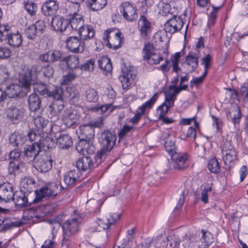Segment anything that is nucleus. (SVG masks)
Segmentation results:
<instances>
[{
    "mask_svg": "<svg viewBox=\"0 0 248 248\" xmlns=\"http://www.w3.org/2000/svg\"><path fill=\"white\" fill-rule=\"evenodd\" d=\"M41 147L38 143L34 142L31 145H26L24 150V155L27 157L33 158L34 161L37 155H40L42 152Z\"/></svg>",
    "mask_w": 248,
    "mask_h": 248,
    "instance_id": "24",
    "label": "nucleus"
},
{
    "mask_svg": "<svg viewBox=\"0 0 248 248\" xmlns=\"http://www.w3.org/2000/svg\"><path fill=\"white\" fill-rule=\"evenodd\" d=\"M77 77V74L73 72H69L67 74L62 77V82L64 84H68L72 81L74 80Z\"/></svg>",
    "mask_w": 248,
    "mask_h": 248,
    "instance_id": "62",
    "label": "nucleus"
},
{
    "mask_svg": "<svg viewBox=\"0 0 248 248\" xmlns=\"http://www.w3.org/2000/svg\"><path fill=\"white\" fill-rule=\"evenodd\" d=\"M227 117L231 118L234 125L238 124L241 118V113L239 107L236 105L234 106L227 114Z\"/></svg>",
    "mask_w": 248,
    "mask_h": 248,
    "instance_id": "39",
    "label": "nucleus"
},
{
    "mask_svg": "<svg viewBox=\"0 0 248 248\" xmlns=\"http://www.w3.org/2000/svg\"><path fill=\"white\" fill-rule=\"evenodd\" d=\"M79 117V113L72 107L65 110L62 115V122L68 127H73L76 124Z\"/></svg>",
    "mask_w": 248,
    "mask_h": 248,
    "instance_id": "10",
    "label": "nucleus"
},
{
    "mask_svg": "<svg viewBox=\"0 0 248 248\" xmlns=\"http://www.w3.org/2000/svg\"><path fill=\"white\" fill-rule=\"evenodd\" d=\"M62 58L61 52L57 50H50L40 55L41 61L47 63H52L58 61Z\"/></svg>",
    "mask_w": 248,
    "mask_h": 248,
    "instance_id": "25",
    "label": "nucleus"
},
{
    "mask_svg": "<svg viewBox=\"0 0 248 248\" xmlns=\"http://www.w3.org/2000/svg\"><path fill=\"white\" fill-rule=\"evenodd\" d=\"M162 138L163 140H166L164 142L165 149L170 156L178 151L175 144V137L171 136L169 133H164L162 135Z\"/></svg>",
    "mask_w": 248,
    "mask_h": 248,
    "instance_id": "21",
    "label": "nucleus"
},
{
    "mask_svg": "<svg viewBox=\"0 0 248 248\" xmlns=\"http://www.w3.org/2000/svg\"><path fill=\"white\" fill-rule=\"evenodd\" d=\"M94 65V61L93 59H90L87 62L81 65L79 68L81 70L92 71L93 69Z\"/></svg>",
    "mask_w": 248,
    "mask_h": 248,
    "instance_id": "64",
    "label": "nucleus"
},
{
    "mask_svg": "<svg viewBox=\"0 0 248 248\" xmlns=\"http://www.w3.org/2000/svg\"><path fill=\"white\" fill-rule=\"evenodd\" d=\"M24 168L25 164L21 161L10 160L8 170L9 174L15 175L19 173Z\"/></svg>",
    "mask_w": 248,
    "mask_h": 248,
    "instance_id": "37",
    "label": "nucleus"
},
{
    "mask_svg": "<svg viewBox=\"0 0 248 248\" xmlns=\"http://www.w3.org/2000/svg\"><path fill=\"white\" fill-rule=\"evenodd\" d=\"M48 94L47 96L51 97L55 100L63 99V90L60 87L50 85Z\"/></svg>",
    "mask_w": 248,
    "mask_h": 248,
    "instance_id": "40",
    "label": "nucleus"
},
{
    "mask_svg": "<svg viewBox=\"0 0 248 248\" xmlns=\"http://www.w3.org/2000/svg\"><path fill=\"white\" fill-rule=\"evenodd\" d=\"M48 123V121L42 116H37L34 119V124L36 127L38 129H42L45 127Z\"/></svg>",
    "mask_w": 248,
    "mask_h": 248,
    "instance_id": "56",
    "label": "nucleus"
},
{
    "mask_svg": "<svg viewBox=\"0 0 248 248\" xmlns=\"http://www.w3.org/2000/svg\"><path fill=\"white\" fill-rule=\"evenodd\" d=\"M67 48L74 53H82L85 48V43L77 37H70L66 40Z\"/></svg>",
    "mask_w": 248,
    "mask_h": 248,
    "instance_id": "17",
    "label": "nucleus"
},
{
    "mask_svg": "<svg viewBox=\"0 0 248 248\" xmlns=\"http://www.w3.org/2000/svg\"><path fill=\"white\" fill-rule=\"evenodd\" d=\"M25 111V110L22 108L12 106L7 108L5 113L9 121L16 124L23 118Z\"/></svg>",
    "mask_w": 248,
    "mask_h": 248,
    "instance_id": "15",
    "label": "nucleus"
},
{
    "mask_svg": "<svg viewBox=\"0 0 248 248\" xmlns=\"http://www.w3.org/2000/svg\"><path fill=\"white\" fill-rule=\"evenodd\" d=\"M167 248H175L178 246V242L176 239L171 236H168L166 238Z\"/></svg>",
    "mask_w": 248,
    "mask_h": 248,
    "instance_id": "63",
    "label": "nucleus"
},
{
    "mask_svg": "<svg viewBox=\"0 0 248 248\" xmlns=\"http://www.w3.org/2000/svg\"><path fill=\"white\" fill-rule=\"evenodd\" d=\"M10 76L9 70L3 65H0V84L7 81Z\"/></svg>",
    "mask_w": 248,
    "mask_h": 248,
    "instance_id": "51",
    "label": "nucleus"
},
{
    "mask_svg": "<svg viewBox=\"0 0 248 248\" xmlns=\"http://www.w3.org/2000/svg\"><path fill=\"white\" fill-rule=\"evenodd\" d=\"M28 194L26 193L20 192V194L16 196V198L14 200L16 205L22 207L31 205V202H28Z\"/></svg>",
    "mask_w": 248,
    "mask_h": 248,
    "instance_id": "42",
    "label": "nucleus"
},
{
    "mask_svg": "<svg viewBox=\"0 0 248 248\" xmlns=\"http://www.w3.org/2000/svg\"><path fill=\"white\" fill-rule=\"evenodd\" d=\"M76 167L79 172L90 171L94 168V163L90 156H83L77 161Z\"/></svg>",
    "mask_w": 248,
    "mask_h": 248,
    "instance_id": "23",
    "label": "nucleus"
},
{
    "mask_svg": "<svg viewBox=\"0 0 248 248\" xmlns=\"http://www.w3.org/2000/svg\"><path fill=\"white\" fill-rule=\"evenodd\" d=\"M156 49L153 44L149 42L145 43L142 48L143 60H146L155 52Z\"/></svg>",
    "mask_w": 248,
    "mask_h": 248,
    "instance_id": "43",
    "label": "nucleus"
},
{
    "mask_svg": "<svg viewBox=\"0 0 248 248\" xmlns=\"http://www.w3.org/2000/svg\"><path fill=\"white\" fill-rule=\"evenodd\" d=\"M59 184L56 183H50L47 184L45 186L40 190L35 191V198L32 202L33 203L41 202L43 198L54 197L56 196L60 189H59Z\"/></svg>",
    "mask_w": 248,
    "mask_h": 248,
    "instance_id": "5",
    "label": "nucleus"
},
{
    "mask_svg": "<svg viewBox=\"0 0 248 248\" xmlns=\"http://www.w3.org/2000/svg\"><path fill=\"white\" fill-rule=\"evenodd\" d=\"M207 167L209 170L212 173H217L220 170L219 162L216 158L209 160Z\"/></svg>",
    "mask_w": 248,
    "mask_h": 248,
    "instance_id": "47",
    "label": "nucleus"
},
{
    "mask_svg": "<svg viewBox=\"0 0 248 248\" xmlns=\"http://www.w3.org/2000/svg\"><path fill=\"white\" fill-rule=\"evenodd\" d=\"M202 242L204 243L206 246H209L213 242V237L212 234L209 232L204 230H202Z\"/></svg>",
    "mask_w": 248,
    "mask_h": 248,
    "instance_id": "49",
    "label": "nucleus"
},
{
    "mask_svg": "<svg viewBox=\"0 0 248 248\" xmlns=\"http://www.w3.org/2000/svg\"><path fill=\"white\" fill-rule=\"evenodd\" d=\"M28 137L31 141L40 143L41 142V137L40 135L34 131H31L28 134Z\"/></svg>",
    "mask_w": 248,
    "mask_h": 248,
    "instance_id": "61",
    "label": "nucleus"
},
{
    "mask_svg": "<svg viewBox=\"0 0 248 248\" xmlns=\"http://www.w3.org/2000/svg\"><path fill=\"white\" fill-rule=\"evenodd\" d=\"M223 159L225 164L228 165L236 159V154L235 151L222 153Z\"/></svg>",
    "mask_w": 248,
    "mask_h": 248,
    "instance_id": "48",
    "label": "nucleus"
},
{
    "mask_svg": "<svg viewBox=\"0 0 248 248\" xmlns=\"http://www.w3.org/2000/svg\"><path fill=\"white\" fill-rule=\"evenodd\" d=\"M81 173L78 170H70L65 173L63 175V181L66 185V187H63L60 185V190H63L66 188L68 186H72L79 179Z\"/></svg>",
    "mask_w": 248,
    "mask_h": 248,
    "instance_id": "18",
    "label": "nucleus"
},
{
    "mask_svg": "<svg viewBox=\"0 0 248 248\" xmlns=\"http://www.w3.org/2000/svg\"><path fill=\"white\" fill-rule=\"evenodd\" d=\"M198 54L190 53L186 57L184 66L186 69L185 73L193 72L198 66Z\"/></svg>",
    "mask_w": 248,
    "mask_h": 248,
    "instance_id": "19",
    "label": "nucleus"
},
{
    "mask_svg": "<svg viewBox=\"0 0 248 248\" xmlns=\"http://www.w3.org/2000/svg\"><path fill=\"white\" fill-rule=\"evenodd\" d=\"M36 182L31 177H25L20 184V192L30 194L33 191Z\"/></svg>",
    "mask_w": 248,
    "mask_h": 248,
    "instance_id": "31",
    "label": "nucleus"
},
{
    "mask_svg": "<svg viewBox=\"0 0 248 248\" xmlns=\"http://www.w3.org/2000/svg\"><path fill=\"white\" fill-rule=\"evenodd\" d=\"M68 20L73 30H78L84 25V19L82 16L77 13L70 15Z\"/></svg>",
    "mask_w": 248,
    "mask_h": 248,
    "instance_id": "28",
    "label": "nucleus"
},
{
    "mask_svg": "<svg viewBox=\"0 0 248 248\" xmlns=\"http://www.w3.org/2000/svg\"><path fill=\"white\" fill-rule=\"evenodd\" d=\"M121 32L115 29L110 28L104 33L103 41L108 47L116 50L121 46L122 39Z\"/></svg>",
    "mask_w": 248,
    "mask_h": 248,
    "instance_id": "4",
    "label": "nucleus"
},
{
    "mask_svg": "<svg viewBox=\"0 0 248 248\" xmlns=\"http://www.w3.org/2000/svg\"><path fill=\"white\" fill-rule=\"evenodd\" d=\"M24 8L31 16L35 15L37 7L36 4L30 1L25 2Z\"/></svg>",
    "mask_w": 248,
    "mask_h": 248,
    "instance_id": "54",
    "label": "nucleus"
},
{
    "mask_svg": "<svg viewBox=\"0 0 248 248\" xmlns=\"http://www.w3.org/2000/svg\"><path fill=\"white\" fill-rule=\"evenodd\" d=\"M170 157L172 160L170 163L172 164L174 169L183 170L188 167V155L186 153L178 151Z\"/></svg>",
    "mask_w": 248,
    "mask_h": 248,
    "instance_id": "11",
    "label": "nucleus"
},
{
    "mask_svg": "<svg viewBox=\"0 0 248 248\" xmlns=\"http://www.w3.org/2000/svg\"><path fill=\"white\" fill-rule=\"evenodd\" d=\"M135 78L136 75L133 74L131 71L124 72L123 75L119 77V79L122 83L123 89H127Z\"/></svg>",
    "mask_w": 248,
    "mask_h": 248,
    "instance_id": "33",
    "label": "nucleus"
},
{
    "mask_svg": "<svg viewBox=\"0 0 248 248\" xmlns=\"http://www.w3.org/2000/svg\"><path fill=\"white\" fill-rule=\"evenodd\" d=\"M53 159L50 155L44 152L36 157L34 166L41 172H48L52 167Z\"/></svg>",
    "mask_w": 248,
    "mask_h": 248,
    "instance_id": "6",
    "label": "nucleus"
},
{
    "mask_svg": "<svg viewBox=\"0 0 248 248\" xmlns=\"http://www.w3.org/2000/svg\"><path fill=\"white\" fill-rule=\"evenodd\" d=\"M120 12L123 17L129 22H134L138 17L136 6L129 2H123L120 6Z\"/></svg>",
    "mask_w": 248,
    "mask_h": 248,
    "instance_id": "7",
    "label": "nucleus"
},
{
    "mask_svg": "<svg viewBox=\"0 0 248 248\" xmlns=\"http://www.w3.org/2000/svg\"><path fill=\"white\" fill-rule=\"evenodd\" d=\"M184 26V22L180 16H173L167 20L164 25V30L166 32L173 34L180 31Z\"/></svg>",
    "mask_w": 248,
    "mask_h": 248,
    "instance_id": "13",
    "label": "nucleus"
},
{
    "mask_svg": "<svg viewBox=\"0 0 248 248\" xmlns=\"http://www.w3.org/2000/svg\"><path fill=\"white\" fill-rule=\"evenodd\" d=\"M138 29L140 36L145 39L151 34L153 27L151 22L144 15H141L138 22Z\"/></svg>",
    "mask_w": 248,
    "mask_h": 248,
    "instance_id": "14",
    "label": "nucleus"
},
{
    "mask_svg": "<svg viewBox=\"0 0 248 248\" xmlns=\"http://www.w3.org/2000/svg\"><path fill=\"white\" fill-rule=\"evenodd\" d=\"M221 153L231 152L232 150L235 151L233 146L232 145V141L230 140H225L221 145Z\"/></svg>",
    "mask_w": 248,
    "mask_h": 248,
    "instance_id": "58",
    "label": "nucleus"
},
{
    "mask_svg": "<svg viewBox=\"0 0 248 248\" xmlns=\"http://www.w3.org/2000/svg\"><path fill=\"white\" fill-rule=\"evenodd\" d=\"M121 215L118 213L110 214L109 217L105 221L98 219L97 223L98 225L104 230L108 229L110 226L114 224L120 218Z\"/></svg>",
    "mask_w": 248,
    "mask_h": 248,
    "instance_id": "30",
    "label": "nucleus"
},
{
    "mask_svg": "<svg viewBox=\"0 0 248 248\" xmlns=\"http://www.w3.org/2000/svg\"><path fill=\"white\" fill-rule=\"evenodd\" d=\"M104 116L99 117L98 120L95 121L93 124H88L81 125L79 126L78 131H77L78 138L80 140H92L94 136V127H101L103 125Z\"/></svg>",
    "mask_w": 248,
    "mask_h": 248,
    "instance_id": "3",
    "label": "nucleus"
},
{
    "mask_svg": "<svg viewBox=\"0 0 248 248\" xmlns=\"http://www.w3.org/2000/svg\"><path fill=\"white\" fill-rule=\"evenodd\" d=\"M115 108L111 104L103 105H97L95 107L90 108L91 111L97 113L98 114H102L106 116L110 114L114 109Z\"/></svg>",
    "mask_w": 248,
    "mask_h": 248,
    "instance_id": "34",
    "label": "nucleus"
},
{
    "mask_svg": "<svg viewBox=\"0 0 248 248\" xmlns=\"http://www.w3.org/2000/svg\"><path fill=\"white\" fill-rule=\"evenodd\" d=\"M10 27L8 26L7 28V33L6 34L2 32L1 35L4 34V38H0V42L7 41V43L14 48L19 47L22 43V37L21 35L18 32L10 33L9 31Z\"/></svg>",
    "mask_w": 248,
    "mask_h": 248,
    "instance_id": "12",
    "label": "nucleus"
},
{
    "mask_svg": "<svg viewBox=\"0 0 248 248\" xmlns=\"http://www.w3.org/2000/svg\"><path fill=\"white\" fill-rule=\"evenodd\" d=\"M107 4V0H86V4L92 11L102 10Z\"/></svg>",
    "mask_w": 248,
    "mask_h": 248,
    "instance_id": "36",
    "label": "nucleus"
},
{
    "mask_svg": "<svg viewBox=\"0 0 248 248\" xmlns=\"http://www.w3.org/2000/svg\"><path fill=\"white\" fill-rule=\"evenodd\" d=\"M164 93L165 96L175 98L176 96L179 93V92L176 86L171 85Z\"/></svg>",
    "mask_w": 248,
    "mask_h": 248,
    "instance_id": "59",
    "label": "nucleus"
},
{
    "mask_svg": "<svg viewBox=\"0 0 248 248\" xmlns=\"http://www.w3.org/2000/svg\"><path fill=\"white\" fill-rule=\"evenodd\" d=\"M61 64H65L68 69L73 70L79 68V59L76 55H69L62 58Z\"/></svg>",
    "mask_w": 248,
    "mask_h": 248,
    "instance_id": "27",
    "label": "nucleus"
},
{
    "mask_svg": "<svg viewBox=\"0 0 248 248\" xmlns=\"http://www.w3.org/2000/svg\"><path fill=\"white\" fill-rule=\"evenodd\" d=\"M158 95L155 93L149 100L143 103L140 107L136 111V113L134 117L131 118V122L133 124L137 123L140 120L141 116L144 114L146 111L151 109L154 104L157 100Z\"/></svg>",
    "mask_w": 248,
    "mask_h": 248,
    "instance_id": "8",
    "label": "nucleus"
},
{
    "mask_svg": "<svg viewBox=\"0 0 248 248\" xmlns=\"http://www.w3.org/2000/svg\"><path fill=\"white\" fill-rule=\"evenodd\" d=\"M116 136L113 131L105 130L102 132L99 138L101 149L97 152L96 158L101 160L107 153L109 152L115 144Z\"/></svg>",
    "mask_w": 248,
    "mask_h": 248,
    "instance_id": "2",
    "label": "nucleus"
},
{
    "mask_svg": "<svg viewBox=\"0 0 248 248\" xmlns=\"http://www.w3.org/2000/svg\"><path fill=\"white\" fill-rule=\"evenodd\" d=\"M41 101L39 96L35 93L31 94L28 98V105L30 110L36 111L40 108Z\"/></svg>",
    "mask_w": 248,
    "mask_h": 248,
    "instance_id": "41",
    "label": "nucleus"
},
{
    "mask_svg": "<svg viewBox=\"0 0 248 248\" xmlns=\"http://www.w3.org/2000/svg\"><path fill=\"white\" fill-rule=\"evenodd\" d=\"M41 148L42 147L45 150H50L55 147V142L54 140L51 137H46L43 139L40 143Z\"/></svg>",
    "mask_w": 248,
    "mask_h": 248,
    "instance_id": "45",
    "label": "nucleus"
},
{
    "mask_svg": "<svg viewBox=\"0 0 248 248\" xmlns=\"http://www.w3.org/2000/svg\"><path fill=\"white\" fill-rule=\"evenodd\" d=\"M34 86V89L36 90L41 95L47 96L48 94V93L49 91V86H47L46 85L42 83L37 84Z\"/></svg>",
    "mask_w": 248,
    "mask_h": 248,
    "instance_id": "55",
    "label": "nucleus"
},
{
    "mask_svg": "<svg viewBox=\"0 0 248 248\" xmlns=\"http://www.w3.org/2000/svg\"><path fill=\"white\" fill-rule=\"evenodd\" d=\"M194 237L192 236H188L187 235L185 236L183 239V245H185V248H192L195 247L194 243L196 242H194Z\"/></svg>",
    "mask_w": 248,
    "mask_h": 248,
    "instance_id": "60",
    "label": "nucleus"
},
{
    "mask_svg": "<svg viewBox=\"0 0 248 248\" xmlns=\"http://www.w3.org/2000/svg\"><path fill=\"white\" fill-rule=\"evenodd\" d=\"M26 36L30 39L34 40L36 38L38 33L36 31L33 24L29 26L24 31Z\"/></svg>",
    "mask_w": 248,
    "mask_h": 248,
    "instance_id": "50",
    "label": "nucleus"
},
{
    "mask_svg": "<svg viewBox=\"0 0 248 248\" xmlns=\"http://www.w3.org/2000/svg\"><path fill=\"white\" fill-rule=\"evenodd\" d=\"M86 94L87 100L90 102H95L99 98L97 92L93 89L87 90Z\"/></svg>",
    "mask_w": 248,
    "mask_h": 248,
    "instance_id": "52",
    "label": "nucleus"
},
{
    "mask_svg": "<svg viewBox=\"0 0 248 248\" xmlns=\"http://www.w3.org/2000/svg\"><path fill=\"white\" fill-rule=\"evenodd\" d=\"M163 60V57L160 54H156L155 52L145 61L148 64L153 65L159 63Z\"/></svg>",
    "mask_w": 248,
    "mask_h": 248,
    "instance_id": "53",
    "label": "nucleus"
},
{
    "mask_svg": "<svg viewBox=\"0 0 248 248\" xmlns=\"http://www.w3.org/2000/svg\"><path fill=\"white\" fill-rule=\"evenodd\" d=\"M68 21L59 15L54 16L51 19V25L54 30L61 32L65 31L68 26Z\"/></svg>",
    "mask_w": 248,
    "mask_h": 248,
    "instance_id": "22",
    "label": "nucleus"
},
{
    "mask_svg": "<svg viewBox=\"0 0 248 248\" xmlns=\"http://www.w3.org/2000/svg\"><path fill=\"white\" fill-rule=\"evenodd\" d=\"M201 61V64L204 66V75H207L208 74V69L211 66L213 61L212 56L210 54H207L202 58Z\"/></svg>",
    "mask_w": 248,
    "mask_h": 248,
    "instance_id": "46",
    "label": "nucleus"
},
{
    "mask_svg": "<svg viewBox=\"0 0 248 248\" xmlns=\"http://www.w3.org/2000/svg\"><path fill=\"white\" fill-rule=\"evenodd\" d=\"M26 140V137L22 133L15 132L9 137L10 144L14 147L23 145Z\"/></svg>",
    "mask_w": 248,
    "mask_h": 248,
    "instance_id": "32",
    "label": "nucleus"
},
{
    "mask_svg": "<svg viewBox=\"0 0 248 248\" xmlns=\"http://www.w3.org/2000/svg\"><path fill=\"white\" fill-rule=\"evenodd\" d=\"M213 184H207L205 185L202 189L201 194V200L204 203H207L208 202V195L210 193L214 191Z\"/></svg>",
    "mask_w": 248,
    "mask_h": 248,
    "instance_id": "44",
    "label": "nucleus"
},
{
    "mask_svg": "<svg viewBox=\"0 0 248 248\" xmlns=\"http://www.w3.org/2000/svg\"><path fill=\"white\" fill-rule=\"evenodd\" d=\"M56 140L57 144L61 149H67L73 144L72 138L67 134H60Z\"/></svg>",
    "mask_w": 248,
    "mask_h": 248,
    "instance_id": "29",
    "label": "nucleus"
},
{
    "mask_svg": "<svg viewBox=\"0 0 248 248\" xmlns=\"http://www.w3.org/2000/svg\"><path fill=\"white\" fill-rule=\"evenodd\" d=\"M81 218L79 217H72L65 221L62 227L63 233L67 236H73L79 231Z\"/></svg>",
    "mask_w": 248,
    "mask_h": 248,
    "instance_id": "9",
    "label": "nucleus"
},
{
    "mask_svg": "<svg viewBox=\"0 0 248 248\" xmlns=\"http://www.w3.org/2000/svg\"><path fill=\"white\" fill-rule=\"evenodd\" d=\"M59 3L56 0L46 1L42 7V11L46 16H50L55 14L59 9Z\"/></svg>",
    "mask_w": 248,
    "mask_h": 248,
    "instance_id": "26",
    "label": "nucleus"
},
{
    "mask_svg": "<svg viewBox=\"0 0 248 248\" xmlns=\"http://www.w3.org/2000/svg\"><path fill=\"white\" fill-rule=\"evenodd\" d=\"M95 146L92 140H79L76 145V150L80 154H92L95 151Z\"/></svg>",
    "mask_w": 248,
    "mask_h": 248,
    "instance_id": "20",
    "label": "nucleus"
},
{
    "mask_svg": "<svg viewBox=\"0 0 248 248\" xmlns=\"http://www.w3.org/2000/svg\"><path fill=\"white\" fill-rule=\"evenodd\" d=\"M15 193L13 186L9 183L0 185V200L4 202L13 201Z\"/></svg>",
    "mask_w": 248,
    "mask_h": 248,
    "instance_id": "16",
    "label": "nucleus"
},
{
    "mask_svg": "<svg viewBox=\"0 0 248 248\" xmlns=\"http://www.w3.org/2000/svg\"><path fill=\"white\" fill-rule=\"evenodd\" d=\"M66 93L68 94V97L72 100L78 99L79 96L78 90L75 87H67L66 90Z\"/></svg>",
    "mask_w": 248,
    "mask_h": 248,
    "instance_id": "57",
    "label": "nucleus"
},
{
    "mask_svg": "<svg viewBox=\"0 0 248 248\" xmlns=\"http://www.w3.org/2000/svg\"><path fill=\"white\" fill-rule=\"evenodd\" d=\"M80 39L86 40L92 38L95 34L93 28L90 25H83L78 31Z\"/></svg>",
    "mask_w": 248,
    "mask_h": 248,
    "instance_id": "35",
    "label": "nucleus"
},
{
    "mask_svg": "<svg viewBox=\"0 0 248 248\" xmlns=\"http://www.w3.org/2000/svg\"><path fill=\"white\" fill-rule=\"evenodd\" d=\"M98 66L104 72H110L112 69V66L109 58L107 56H103L97 61Z\"/></svg>",
    "mask_w": 248,
    "mask_h": 248,
    "instance_id": "38",
    "label": "nucleus"
},
{
    "mask_svg": "<svg viewBox=\"0 0 248 248\" xmlns=\"http://www.w3.org/2000/svg\"><path fill=\"white\" fill-rule=\"evenodd\" d=\"M31 75L30 70L27 71L20 78L18 84H11L6 86L5 92L9 98L17 97L20 94L23 96L30 91L31 83Z\"/></svg>",
    "mask_w": 248,
    "mask_h": 248,
    "instance_id": "1",
    "label": "nucleus"
}]
</instances>
